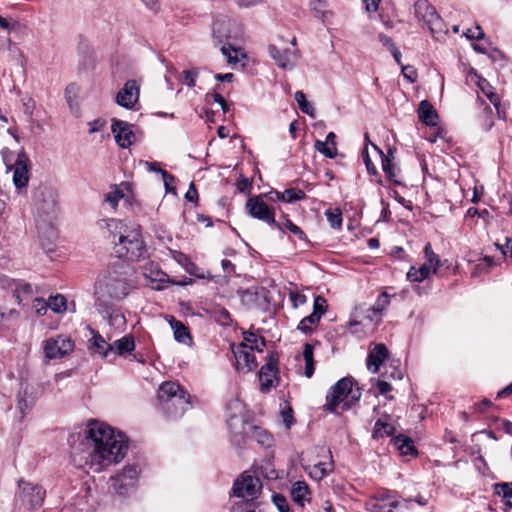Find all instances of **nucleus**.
Instances as JSON below:
<instances>
[{
  "label": "nucleus",
  "mask_w": 512,
  "mask_h": 512,
  "mask_svg": "<svg viewBox=\"0 0 512 512\" xmlns=\"http://www.w3.org/2000/svg\"><path fill=\"white\" fill-rule=\"evenodd\" d=\"M71 456L79 467L101 472L120 462L128 450V439L122 432H115L107 424L92 420L83 435H72Z\"/></svg>",
  "instance_id": "f257e3e1"
},
{
  "label": "nucleus",
  "mask_w": 512,
  "mask_h": 512,
  "mask_svg": "<svg viewBox=\"0 0 512 512\" xmlns=\"http://www.w3.org/2000/svg\"><path fill=\"white\" fill-rule=\"evenodd\" d=\"M130 271L129 265L116 263L109 266L98 279L95 285V307L104 317L112 318L114 303L128 295L131 288Z\"/></svg>",
  "instance_id": "f03ea898"
},
{
  "label": "nucleus",
  "mask_w": 512,
  "mask_h": 512,
  "mask_svg": "<svg viewBox=\"0 0 512 512\" xmlns=\"http://www.w3.org/2000/svg\"><path fill=\"white\" fill-rule=\"evenodd\" d=\"M161 409L171 418L181 417L190 407L188 392L178 383L167 381L158 390Z\"/></svg>",
  "instance_id": "7ed1b4c3"
},
{
  "label": "nucleus",
  "mask_w": 512,
  "mask_h": 512,
  "mask_svg": "<svg viewBox=\"0 0 512 512\" xmlns=\"http://www.w3.org/2000/svg\"><path fill=\"white\" fill-rule=\"evenodd\" d=\"M353 386L354 381L351 377H344L337 381L326 394L324 410L336 413L341 403L344 410H349L354 403L360 400L362 395L360 388Z\"/></svg>",
  "instance_id": "20e7f679"
},
{
  "label": "nucleus",
  "mask_w": 512,
  "mask_h": 512,
  "mask_svg": "<svg viewBox=\"0 0 512 512\" xmlns=\"http://www.w3.org/2000/svg\"><path fill=\"white\" fill-rule=\"evenodd\" d=\"M114 252L119 258L139 261L147 256V247L142 238L139 225L127 226L119 241L115 243Z\"/></svg>",
  "instance_id": "39448f33"
},
{
  "label": "nucleus",
  "mask_w": 512,
  "mask_h": 512,
  "mask_svg": "<svg viewBox=\"0 0 512 512\" xmlns=\"http://www.w3.org/2000/svg\"><path fill=\"white\" fill-rule=\"evenodd\" d=\"M414 9L416 17L423 21L436 40H440L446 35L447 30L443 20L427 0H417Z\"/></svg>",
  "instance_id": "423d86ee"
},
{
  "label": "nucleus",
  "mask_w": 512,
  "mask_h": 512,
  "mask_svg": "<svg viewBox=\"0 0 512 512\" xmlns=\"http://www.w3.org/2000/svg\"><path fill=\"white\" fill-rule=\"evenodd\" d=\"M140 470L137 465H127L122 471L110 478L111 488L120 496H128L138 483Z\"/></svg>",
  "instance_id": "0eeeda50"
},
{
  "label": "nucleus",
  "mask_w": 512,
  "mask_h": 512,
  "mask_svg": "<svg viewBox=\"0 0 512 512\" xmlns=\"http://www.w3.org/2000/svg\"><path fill=\"white\" fill-rule=\"evenodd\" d=\"M246 209L249 215L261 220L272 228L282 229V225L275 219V210L270 207L260 196L249 197L246 202Z\"/></svg>",
  "instance_id": "6e6552de"
},
{
  "label": "nucleus",
  "mask_w": 512,
  "mask_h": 512,
  "mask_svg": "<svg viewBox=\"0 0 512 512\" xmlns=\"http://www.w3.org/2000/svg\"><path fill=\"white\" fill-rule=\"evenodd\" d=\"M213 36L219 44L231 43L241 36V28L238 23L226 17L217 18L213 22Z\"/></svg>",
  "instance_id": "1a4fd4ad"
},
{
  "label": "nucleus",
  "mask_w": 512,
  "mask_h": 512,
  "mask_svg": "<svg viewBox=\"0 0 512 512\" xmlns=\"http://www.w3.org/2000/svg\"><path fill=\"white\" fill-rule=\"evenodd\" d=\"M19 498L24 506L34 510L42 506L45 498V490L38 484L20 480L18 483Z\"/></svg>",
  "instance_id": "9d476101"
},
{
  "label": "nucleus",
  "mask_w": 512,
  "mask_h": 512,
  "mask_svg": "<svg viewBox=\"0 0 512 512\" xmlns=\"http://www.w3.org/2000/svg\"><path fill=\"white\" fill-rule=\"evenodd\" d=\"M262 489L261 481L258 477L247 472L241 475V478L235 480L233 484V493L235 496L244 499H255Z\"/></svg>",
  "instance_id": "9b49d317"
},
{
  "label": "nucleus",
  "mask_w": 512,
  "mask_h": 512,
  "mask_svg": "<svg viewBox=\"0 0 512 512\" xmlns=\"http://www.w3.org/2000/svg\"><path fill=\"white\" fill-rule=\"evenodd\" d=\"M74 350V342L66 336L58 335L44 341L43 351L47 359L62 358Z\"/></svg>",
  "instance_id": "f8f14e48"
},
{
  "label": "nucleus",
  "mask_w": 512,
  "mask_h": 512,
  "mask_svg": "<svg viewBox=\"0 0 512 512\" xmlns=\"http://www.w3.org/2000/svg\"><path fill=\"white\" fill-rule=\"evenodd\" d=\"M228 410L233 411L227 418V425L235 437H242L245 432L244 404L239 399H234L228 404Z\"/></svg>",
  "instance_id": "ddd939ff"
},
{
  "label": "nucleus",
  "mask_w": 512,
  "mask_h": 512,
  "mask_svg": "<svg viewBox=\"0 0 512 512\" xmlns=\"http://www.w3.org/2000/svg\"><path fill=\"white\" fill-rule=\"evenodd\" d=\"M269 56L274 60L275 64L281 69H293L301 54L300 51L295 49L279 50L274 44L268 46Z\"/></svg>",
  "instance_id": "4468645a"
},
{
  "label": "nucleus",
  "mask_w": 512,
  "mask_h": 512,
  "mask_svg": "<svg viewBox=\"0 0 512 512\" xmlns=\"http://www.w3.org/2000/svg\"><path fill=\"white\" fill-rule=\"evenodd\" d=\"M233 355L235 357V367L238 371L250 372L257 367V362L253 351L246 343L232 345Z\"/></svg>",
  "instance_id": "2eb2a0df"
},
{
  "label": "nucleus",
  "mask_w": 512,
  "mask_h": 512,
  "mask_svg": "<svg viewBox=\"0 0 512 512\" xmlns=\"http://www.w3.org/2000/svg\"><path fill=\"white\" fill-rule=\"evenodd\" d=\"M29 163L30 159L24 150H21L15 161L14 167L8 166L7 170H14L13 183L19 190L25 188L29 182Z\"/></svg>",
  "instance_id": "dca6fc26"
},
{
  "label": "nucleus",
  "mask_w": 512,
  "mask_h": 512,
  "mask_svg": "<svg viewBox=\"0 0 512 512\" xmlns=\"http://www.w3.org/2000/svg\"><path fill=\"white\" fill-rule=\"evenodd\" d=\"M140 85L136 80H128L116 95V103L126 109H132L139 100Z\"/></svg>",
  "instance_id": "f3484780"
},
{
  "label": "nucleus",
  "mask_w": 512,
  "mask_h": 512,
  "mask_svg": "<svg viewBox=\"0 0 512 512\" xmlns=\"http://www.w3.org/2000/svg\"><path fill=\"white\" fill-rule=\"evenodd\" d=\"M97 225L103 237L114 245L119 241V235H122L128 226L124 221L115 218L101 219Z\"/></svg>",
  "instance_id": "a211bd4d"
},
{
  "label": "nucleus",
  "mask_w": 512,
  "mask_h": 512,
  "mask_svg": "<svg viewBox=\"0 0 512 512\" xmlns=\"http://www.w3.org/2000/svg\"><path fill=\"white\" fill-rule=\"evenodd\" d=\"M111 130L114 134L116 143L121 148H128L135 140L132 126L125 121L113 119Z\"/></svg>",
  "instance_id": "6ab92c4d"
},
{
  "label": "nucleus",
  "mask_w": 512,
  "mask_h": 512,
  "mask_svg": "<svg viewBox=\"0 0 512 512\" xmlns=\"http://www.w3.org/2000/svg\"><path fill=\"white\" fill-rule=\"evenodd\" d=\"M143 274L147 280L148 286L154 290L164 289L165 284L169 282V276L153 262L144 266Z\"/></svg>",
  "instance_id": "aec40b11"
},
{
  "label": "nucleus",
  "mask_w": 512,
  "mask_h": 512,
  "mask_svg": "<svg viewBox=\"0 0 512 512\" xmlns=\"http://www.w3.org/2000/svg\"><path fill=\"white\" fill-rule=\"evenodd\" d=\"M277 357L271 355L268 362L259 371V381L263 392L269 391L274 386L277 373Z\"/></svg>",
  "instance_id": "412c9836"
},
{
  "label": "nucleus",
  "mask_w": 512,
  "mask_h": 512,
  "mask_svg": "<svg viewBox=\"0 0 512 512\" xmlns=\"http://www.w3.org/2000/svg\"><path fill=\"white\" fill-rule=\"evenodd\" d=\"M382 157V169L387 176V178L392 181L394 184L400 185L402 184L401 173L399 167L393 163L392 157L393 152L391 149L388 150V154L385 155L377 146H373Z\"/></svg>",
  "instance_id": "4be33fe9"
},
{
  "label": "nucleus",
  "mask_w": 512,
  "mask_h": 512,
  "mask_svg": "<svg viewBox=\"0 0 512 512\" xmlns=\"http://www.w3.org/2000/svg\"><path fill=\"white\" fill-rule=\"evenodd\" d=\"M388 356L387 347L380 343L370 350L367 357V369L372 373H378L380 366Z\"/></svg>",
  "instance_id": "5701e85b"
},
{
  "label": "nucleus",
  "mask_w": 512,
  "mask_h": 512,
  "mask_svg": "<svg viewBox=\"0 0 512 512\" xmlns=\"http://www.w3.org/2000/svg\"><path fill=\"white\" fill-rule=\"evenodd\" d=\"M418 118L427 126H436L438 120V114L432 104L428 100L420 102L418 107Z\"/></svg>",
  "instance_id": "b1692460"
},
{
  "label": "nucleus",
  "mask_w": 512,
  "mask_h": 512,
  "mask_svg": "<svg viewBox=\"0 0 512 512\" xmlns=\"http://www.w3.org/2000/svg\"><path fill=\"white\" fill-rule=\"evenodd\" d=\"M333 469L334 463L330 452L327 461L318 462L312 466L307 467L310 477L318 481L326 477L329 473L333 471Z\"/></svg>",
  "instance_id": "393cba45"
},
{
  "label": "nucleus",
  "mask_w": 512,
  "mask_h": 512,
  "mask_svg": "<svg viewBox=\"0 0 512 512\" xmlns=\"http://www.w3.org/2000/svg\"><path fill=\"white\" fill-rule=\"evenodd\" d=\"M169 323L173 330L174 338L177 342L185 345L192 343L190 332L181 321L176 320L174 317H170Z\"/></svg>",
  "instance_id": "a878e982"
},
{
  "label": "nucleus",
  "mask_w": 512,
  "mask_h": 512,
  "mask_svg": "<svg viewBox=\"0 0 512 512\" xmlns=\"http://www.w3.org/2000/svg\"><path fill=\"white\" fill-rule=\"evenodd\" d=\"M291 497L299 506L303 507L305 502L309 500V488L304 481H297L292 485Z\"/></svg>",
  "instance_id": "bb28decb"
},
{
  "label": "nucleus",
  "mask_w": 512,
  "mask_h": 512,
  "mask_svg": "<svg viewBox=\"0 0 512 512\" xmlns=\"http://www.w3.org/2000/svg\"><path fill=\"white\" fill-rule=\"evenodd\" d=\"M92 338L90 339L91 348H93L97 353L102 354L104 357H108L111 353L110 344L106 342V340L99 334L98 331L89 328Z\"/></svg>",
  "instance_id": "cd10ccee"
},
{
  "label": "nucleus",
  "mask_w": 512,
  "mask_h": 512,
  "mask_svg": "<svg viewBox=\"0 0 512 512\" xmlns=\"http://www.w3.org/2000/svg\"><path fill=\"white\" fill-rule=\"evenodd\" d=\"M111 353L115 352L117 355H124L127 352H131L135 349L134 338L130 335H126L118 340H115L110 344Z\"/></svg>",
  "instance_id": "c85d7f7f"
},
{
  "label": "nucleus",
  "mask_w": 512,
  "mask_h": 512,
  "mask_svg": "<svg viewBox=\"0 0 512 512\" xmlns=\"http://www.w3.org/2000/svg\"><path fill=\"white\" fill-rule=\"evenodd\" d=\"M432 272V267L424 263L419 268L411 266L407 272V279L411 282H422L427 279Z\"/></svg>",
  "instance_id": "c756f323"
},
{
  "label": "nucleus",
  "mask_w": 512,
  "mask_h": 512,
  "mask_svg": "<svg viewBox=\"0 0 512 512\" xmlns=\"http://www.w3.org/2000/svg\"><path fill=\"white\" fill-rule=\"evenodd\" d=\"M278 200L286 203H293L296 201L303 200L305 198V192L297 188H288L283 192H274Z\"/></svg>",
  "instance_id": "7c9ffc66"
},
{
  "label": "nucleus",
  "mask_w": 512,
  "mask_h": 512,
  "mask_svg": "<svg viewBox=\"0 0 512 512\" xmlns=\"http://www.w3.org/2000/svg\"><path fill=\"white\" fill-rule=\"evenodd\" d=\"M373 317L367 314L362 320H351L348 323L349 330L352 334L362 335L366 333V329L370 328Z\"/></svg>",
  "instance_id": "2f4dec72"
},
{
  "label": "nucleus",
  "mask_w": 512,
  "mask_h": 512,
  "mask_svg": "<svg viewBox=\"0 0 512 512\" xmlns=\"http://www.w3.org/2000/svg\"><path fill=\"white\" fill-rule=\"evenodd\" d=\"M309 6L314 17L320 19L323 23L328 21L330 12L327 10V3L325 0H312Z\"/></svg>",
  "instance_id": "473e14b6"
},
{
  "label": "nucleus",
  "mask_w": 512,
  "mask_h": 512,
  "mask_svg": "<svg viewBox=\"0 0 512 512\" xmlns=\"http://www.w3.org/2000/svg\"><path fill=\"white\" fill-rule=\"evenodd\" d=\"M314 347L310 343H306L303 347V358L305 361V376L311 378L314 374Z\"/></svg>",
  "instance_id": "72a5a7b5"
},
{
  "label": "nucleus",
  "mask_w": 512,
  "mask_h": 512,
  "mask_svg": "<svg viewBox=\"0 0 512 512\" xmlns=\"http://www.w3.org/2000/svg\"><path fill=\"white\" fill-rule=\"evenodd\" d=\"M477 85L482 93L490 100V102L498 108L500 105V100L498 95L494 92V88L491 84L484 78L479 77Z\"/></svg>",
  "instance_id": "f704fd0d"
},
{
  "label": "nucleus",
  "mask_w": 512,
  "mask_h": 512,
  "mask_svg": "<svg viewBox=\"0 0 512 512\" xmlns=\"http://www.w3.org/2000/svg\"><path fill=\"white\" fill-rule=\"evenodd\" d=\"M394 433V426L389 422L378 419L374 425L372 436L373 438H383L386 436H390Z\"/></svg>",
  "instance_id": "c9c22d12"
},
{
  "label": "nucleus",
  "mask_w": 512,
  "mask_h": 512,
  "mask_svg": "<svg viewBox=\"0 0 512 512\" xmlns=\"http://www.w3.org/2000/svg\"><path fill=\"white\" fill-rule=\"evenodd\" d=\"M388 303V295L386 293H382L378 296L375 305L368 310V314H370L373 317V319L376 318V323L379 322L380 314L382 310L388 305Z\"/></svg>",
  "instance_id": "e433bc0d"
},
{
  "label": "nucleus",
  "mask_w": 512,
  "mask_h": 512,
  "mask_svg": "<svg viewBox=\"0 0 512 512\" xmlns=\"http://www.w3.org/2000/svg\"><path fill=\"white\" fill-rule=\"evenodd\" d=\"M124 197V193L118 189L117 186H112L110 191H108L104 195V201L107 203L113 210H116L119 204V201Z\"/></svg>",
  "instance_id": "4c0bfd02"
},
{
  "label": "nucleus",
  "mask_w": 512,
  "mask_h": 512,
  "mask_svg": "<svg viewBox=\"0 0 512 512\" xmlns=\"http://www.w3.org/2000/svg\"><path fill=\"white\" fill-rule=\"evenodd\" d=\"M423 252L426 258L425 263L432 267V272L433 274H435L441 265L440 257L436 253H434L430 243H427L424 246Z\"/></svg>",
  "instance_id": "58836bf2"
},
{
  "label": "nucleus",
  "mask_w": 512,
  "mask_h": 512,
  "mask_svg": "<svg viewBox=\"0 0 512 512\" xmlns=\"http://www.w3.org/2000/svg\"><path fill=\"white\" fill-rule=\"evenodd\" d=\"M243 343H246L252 350H257L259 352H261L266 345L265 339L263 337H258L252 332L244 333Z\"/></svg>",
  "instance_id": "ea45409f"
},
{
  "label": "nucleus",
  "mask_w": 512,
  "mask_h": 512,
  "mask_svg": "<svg viewBox=\"0 0 512 512\" xmlns=\"http://www.w3.org/2000/svg\"><path fill=\"white\" fill-rule=\"evenodd\" d=\"M495 493L504 499L507 506L512 507V482L496 484Z\"/></svg>",
  "instance_id": "a19ab883"
},
{
  "label": "nucleus",
  "mask_w": 512,
  "mask_h": 512,
  "mask_svg": "<svg viewBox=\"0 0 512 512\" xmlns=\"http://www.w3.org/2000/svg\"><path fill=\"white\" fill-rule=\"evenodd\" d=\"M220 50L229 64L235 65L239 63L238 53L240 49L235 47L232 43L223 44Z\"/></svg>",
  "instance_id": "79ce46f5"
},
{
  "label": "nucleus",
  "mask_w": 512,
  "mask_h": 512,
  "mask_svg": "<svg viewBox=\"0 0 512 512\" xmlns=\"http://www.w3.org/2000/svg\"><path fill=\"white\" fill-rule=\"evenodd\" d=\"M47 303L48 307L56 313H63L67 309L66 298L61 294L49 297Z\"/></svg>",
  "instance_id": "37998d69"
},
{
  "label": "nucleus",
  "mask_w": 512,
  "mask_h": 512,
  "mask_svg": "<svg viewBox=\"0 0 512 512\" xmlns=\"http://www.w3.org/2000/svg\"><path fill=\"white\" fill-rule=\"evenodd\" d=\"M295 100L303 113L311 117L314 116L315 109L312 104L307 101L306 96L302 91H297L295 93Z\"/></svg>",
  "instance_id": "c03bdc74"
},
{
  "label": "nucleus",
  "mask_w": 512,
  "mask_h": 512,
  "mask_svg": "<svg viewBox=\"0 0 512 512\" xmlns=\"http://www.w3.org/2000/svg\"><path fill=\"white\" fill-rule=\"evenodd\" d=\"M315 149L327 158L333 159L337 155V147L321 140H316L314 144Z\"/></svg>",
  "instance_id": "a18cd8bd"
},
{
  "label": "nucleus",
  "mask_w": 512,
  "mask_h": 512,
  "mask_svg": "<svg viewBox=\"0 0 512 512\" xmlns=\"http://www.w3.org/2000/svg\"><path fill=\"white\" fill-rule=\"evenodd\" d=\"M395 445L397 449L404 455L411 454L414 450V445L409 437L399 435L395 438Z\"/></svg>",
  "instance_id": "49530a36"
},
{
  "label": "nucleus",
  "mask_w": 512,
  "mask_h": 512,
  "mask_svg": "<svg viewBox=\"0 0 512 512\" xmlns=\"http://www.w3.org/2000/svg\"><path fill=\"white\" fill-rule=\"evenodd\" d=\"M320 322L319 317L314 314H310L304 317L297 326V329L302 333H310L312 331V326L317 325Z\"/></svg>",
  "instance_id": "de8ad7c7"
},
{
  "label": "nucleus",
  "mask_w": 512,
  "mask_h": 512,
  "mask_svg": "<svg viewBox=\"0 0 512 512\" xmlns=\"http://www.w3.org/2000/svg\"><path fill=\"white\" fill-rule=\"evenodd\" d=\"M279 223L282 225V229H279L280 231L284 232V230L287 229L299 240H304L306 238V234L304 233V231L299 226L295 225L287 217H284V221Z\"/></svg>",
  "instance_id": "09e8293b"
},
{
  "label": "nucleus",
  "mask_w": 512,
  "mask_h": 512,
  "mask_svg": "<svg viewBox=\"0 0 512 512\" xmlns=\"http://www.w3.org/2000/svg\"><path fill=\"white\" fill-rule=\"evenodd\" d=\"M327 221L329 222L330 226L334 229H339L342 226V214L339 209H328L325 212Z\"/></svg>",
  "instance_id": "8fccbe9b"
},
{
  "label": "nucleus",
  "mask_w": 512,
  "mask_h": 512,
  "mask_svg": "<svg viewBox=\"0 0 512 512\" xmlns=\"http://www.w3.org/2000/svg\"><path fill=\"white\" fill-rule=\"evenodd\" d=\"M254 436L257 442L263 446L269 447L272 445L273 437L271 434L260 428L254 427Z\"/></svg>",
  "instance_id": "3c124183"
},
{
  "label": "nucleus",
  "mask_w": 512,
  "mask_h": 512,
  "mask_svg": "<svg viewBox=\"0 0 512 512\" xmlns=\"http://www.w3.org/2000/svg\"><path fill=\"white\" fill-rule=\"evenodd\" d=\"M326 310H327L326 299L322 296L315 297L314 303H313L312 314L316 315L317 317H319V319H321L322 315L325 314Z\"/></svg>",
  "instance_id": "603ef678"
},
{
  "label": "nucleus",
  "mask_w": 512,
  "mask_h": 512,
  "mask_svg": "<svg viewBox=\"0 0 512 512\" xmlns=\"http://www.w3.org/2000/svg\"><path fill=\"white\" fill-rule=\"evenodd\" d=\"M212 317L221 325H229L231 323V316L229 312L224 308L215 309L213 311Z\"/></svg>",
  "instance_id": "864d4df0"
},
{
  "label": "nucleus",
  "mask_w": 512,
  "mask_h": 512,
  "mask_svg": "<svg viewBox=\"0 0 512 512\" xmlns=\"http://www.w3.org/2000/svg\"><path fill=\"white\" fill-rule=\"evenodd\" d=\"M272 502L277 507L279 512H290L288 500L282 494H273Z\"/></svg>",
  "instance_id": "5fc2aeb1"
},
{
  "label": "nucleus",
  "mask_w": 512,
  "mask_h": 512,
  "mask_svg": "<svg viewBox=\"0 0 512 512\" xmlns=\"http://www.w3.org/2000/svg\"><path fill=\"white\" fill-rule=\"evenodd\" d=\"M76 95H77V87L75 84H70L65 89V98L71 110H73L76 106Z\"/></svg>",
  "instance_id": "6e6d98bb"
},
{
  "label": "nucleus",
  "mask_w": 512,
  "mask_h": 512,
  "mask_svg": "<svg viewBox=\"0 0 512 512\" xmlns=\"http://www.w3.org/2000/svg\"><path fill=\"white\" fill-rule=\"evenodd\" d=\"M23 105L24 114L29 117V120H33V112L36 108V102L29 96H25L21 99Z\"/></svg>",
  "instance_id": "4d7b16f0"
},
{
  "label": "nucleus",
  "mask_w": 512,
  "mask_h": 512,
  "mask_svg": "<svg viewBox=\"0 0 512 512\" xmlns=\"http://www.w3.org/2000/svg\"><path fill=\"white\" fill-rule=\"evenodd\" d=\"M49 201H44L42 205L38 207L46 215H52L56 212V201L50 192H47Z\"/></svg>",
  "instance_id": "13d9d810"
},
{
  "label": "nucleus",
  "mask_w": 512,
  "mask_h": 512,
  "mask_svg": "<svg viewBox=\"0 0 512 512\" xmlns=\"http://www.w3.org/2000/svg\"><path fill=\"white\" fill-rule=\"evenodd\" d=\"M18 26V21L12 18H5L0 15V28L3 29L4 31L10 33L11 31L16 30Z\"/></svg>",
  "instance_id": "bf43d9fd"
},
{
  "label": "nucleus",
  "mask_w": 512,
  "mask_h": 512,
  "mask_svg": "<svg viewBox=\"0 0 512 512\" xmlns=\"http://www.w3.org/2000/svg\"><path fill=\"white\" fill-rule=\"evenodd\" d=\"M282 422L287 429H290L294 423L293 410L290 406L284 408L281 412Z\"/></svg>",
  "instance_id": "052dcab7"
},
{
  "label": "nucleus",
  "mask_w": 512,
  "mask_h": 512,
  "mask_svg": "<svg viewBox=\"0 0 512 512\" xmlns=\"http://www.w3.org/2000/svg\"><path fill=\"white\" fill-rule=\"evenodd\" d=\"M32 308L35 310V313L38 316H43L46 314L48 307V303L43 299L36 298L33 301Z\"/></svg>",
  "instance_id": "680f3d73"
},
{
  "label": "nucleus",
  "mask_w": 512,
  "mask_h": 512,
  "mask_svg": "<svg viewBox=\"0 0 512 512\" xmlns=\"http://www.w3.org/2000/svg\"><path fill=\"white\" fill-rule=\"evenodd\" d=\"M289 298L293 308H297L307 302V297L304 294H300L298 292H291Z\"/></svg>",
  "instance_id": "e2e57ef3"
},
{
  "label": "nucleus",
  "mask_w": 512,
  "mask_h": 512,
  "mask_svg": "<svg viewBox=\"0 0 512 512\" xmlns=\"http://www.w3.org/2000/svg\"><path fill=\"white\" fill-rule=\"evenodd\" d=\"M465 36L471 40H481L484 38L485 34L482 28L479 25H476L474 29H468L465 32Z\"/></svg>",
  "instance_id": "0e129e2a"
},
{
  "label": "nucleus",
  "mask_w": 512,
  "mask_h": 512,
  "mask_svg": "<svg viewBox=\"0 0 512 512\" xmlns=\"http://www.w3.org/2000/svg\"><path fill=\"white\" fill-rule=\"evenodd\" d=\"M182 74H183L184 83L188 87H194L195 84H196V77L198 75L197 71H195V70H185V71H183Z\"/></svg>",
  "instance_id": "69168bd1"
},
{
  "label": "nucleus",
  "mask_w": 512,
  "mask_h": 512,
  "mask_svg": "<svg viewBox=\"0 0 512 512\" xmlns=\"http://www.w3.org/2000/svg\"><path fill=\"white\" fill-rule=\"evenodd\" d=\"M32 406L31 401H27V399L21 394H18V400H17V408L20 410V412L24 415L26 410H29Z\"/></svg>",
  "instance_id": "338daca9"
},
{
  "label": "nucleus",
  "mask_w": 512,
  "mask_h": 512,
  "mask_svg": "<svg viewBox=\"0 0 512 512\" xmlns=\"http://www.w3.org/2000/svg\"><path fill=\"white\" fill-rule=\"evenodd\" d=\"M402 75L411 83L416 81L417 73L412 66H402Z\"/></svg>",
  "instance_id": "774afa93"
}]
</instances>
